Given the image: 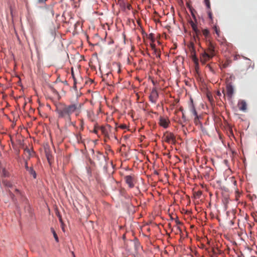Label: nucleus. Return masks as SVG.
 <instances>
[{
    "mask_svg": "<svg viewBox=\"0 0 257 257\" xmlns=\"http://www.w3.org/2000/svg\"><path fill=\"white\" fill-rule=\"evenodd\" d=\"M82 105V103L78 102L69 104L61 102L56 105L55 111L59 119H63L65 121H70L72 114L75 113L76 116L79 115Z\"/></svg>",
    "mask_w": 257,
    "mask_h": 257,
    "instance_id": "obj_1",
    "label": "nucleus"
},
{
    "mask_svg": "<svg viewBox=\"0 0 257 257\" xmlns=\"http://www.w3.org/2000/svg\"><path fill=\"white\" fill-rule=\"evenodd\" d=\"M208 49L206 51L203 53L201 56V61L203 63H205L207 61L212 58L214 56V46L211 41L207 42Z\"/></svg>",
    "mask_w": 257,
    "mask_h": 257,
    "instance_id": "obj_2",
    "label": "nucleus"
},
{
    "mask_svg": "<svg viewBox=\"0 0 257 257\" xmlns=\"http://www.w3.org/2000/svg\"><path fill=\"white\" fill-rule=\"evenodd\" d=\"M163 139L167 143H172L175 144L176 143V137L174 135L170 132H166L164 134Z\"/></svg>",
    "mask_w": 257,
    "mask_h": 257,
    "instance_id": "obj_3",
    "label": "nucleus"
},
{
    "mask_svg": "<svg viewBox=\"0 0 257 257\" xmlns=\"http://www.w3.org/2000/svg\"><path fill=\"white\" fill-rule=\"evenodd\" d=\"M125 183L130 188L134 187L137 180L135 175H127L124 177Z\"/></svg>",
    "mask_w": 257,
    "mask_h": 257,
    "instance_id": "obj_4",
    "label": "nucleus"
},
{
    "mask_svg": "<svg viewBox=\"0 0 257 257\" xmlns=\"http://www.w3.org/2000/svg\"><path fill=\"white\" fill-rule=\"evenodd\" d=\"M159 123L161 126L166 128L169 126L170 121L167 117L161 116L159 118Z\"/></svg>",
    "mask_w": 257,
    "mask_h": 257,
    "instance_id": "obj_5",
    "label": "nucleus"
},
{
    "mask_svg": "<svg viewBox=\"0 0 257 257\" xmlns=\"http://www.w3.org/2000/svg\"><path fill=\"white\" fill-rule=\"evenodd\" d=\"M159 95L157 90L155 88L153 89L149 96L150 100L153 103H156Z\"/></svg>",
    "mask_w": 257,
    "mask_h": 257,
    "instance_id": "obj_6",
    "label": "nucleus"
},
{
    "mask_svg": "<svg viewBox=\"0 0 257 257\" xmlns=\"http://www.w3.org/2000/svg\"><path fill=\"white\" fill-rule=\"evenodd\" d=\"M189 108L190 111V112L192 113L193 115H194L195 117V119L198 118L197 113L196 111L195 106L193 104V99H190V102L189 104Z\"/></svg>",
    "mask_w": 257,
    "mask_h": 257,
    "instance_id": "obj_7",
    "label": "nucleus"
},
{
    "mask_svg": "<svg viewBox=\"0 0 257 257\" xmlns=\"http://www.w3.org/2000/svg\"><path fill=\"white\" fill-rule=\"evenodd\" d=\"M234 92L233 88L232 85L228 84L226 86V95L229 98H231Z\"/></svg>",
    "mask_w": 257,
    "mask_h": 257,
    "instance_id": "obj_8",
    "label": "nucleus"
},
{
    "mask_svg": "<svg viewBox=\"0 0 257 257\" xmlns=\"http://www.w3.org/2000/svg\"><path fill=\"white\" fill-rule=\"evenodd\" d=\"M202 35L205 37V40L207 42L210 41L211 35L209 31L207 29H203L202 31Z\"/></svg>",
    "mask_w": 257,
    "mask_h": 257,
    "instance_id": "obj_9",
    "label": "nucleus"
},
{
    "mask_svg": "<svg viewBox=\"0 0 257 257\" xmlns=\"http://www.w3.org/2000/svg\"><path fill=\"white\" fill-rule=\"evenodd\" d=\"M239 110L242 111H245L246 110V103L243 101H240L238 103Z\"/></svg>",
    "mask_w": 257,
    "mask_h": 257,
    "instance_id": "obj_10",
    "label": "nucleus"
},
{
    "mask_svg": "<svg viewBox=\"0 0 257 257\" xmlns=\"http://www.w3.org/2000/svg\"><path fill=\"white\" fill-rule=\"evenodd\" d=\"M189 49H190V51H191V53L192 55H195V48H194L193 44L191 43L190 44V45L189 46ZM193 60L195 62H196L197 61V60H198L195 56H193Z\"/></svg>",
    "mask_w": 257,
    "mask_h": 257,
    "instance_id": "obj_11",
    "label": "nucleus"
},
{
    "mask_svg": "<svg viewBox=\"0 0 257 257\" xmlns=\"http://www.w3.org/2000/svg\"><path fill=\"white\" fill-rule=\"evenodd\" d=\"M100 130L101 131L102 134L104 135L105 137H108V133L107 128L104 126H101L100 127Z\"/></svg>",
    "mask_w": 257,
    "mask_h": 257,
    "instance_id": "obj_12",
    "label": "nucleus"
},
{
    "mask_svg": "<svg viewBox=\"0 0 257 257\" xmlns=\"http://www.w3.org/2000/svg\"><path fill=\"white\" fill-rule=\"evenodd\" d=\"M194 37L197 39L199 38L200 36L201 35V31L198 29L196 31H194L193 34Z\"/></svg>",
    "mask_w": 257,
    "mask_h": 257,
    "instance_id": "obj_13",
    "label": "nucleus"
},
{
    "mask_svg": "<svg viewBox=\"0 0 257 257\" xmlns=\"http://www.w3.org/2000/svg\"><path fill=\"white\" fill-rule=\"evenodd\" d=\"M29 172V173L33 176V178H36V176H37V175H36V172L34 170V169H33V168H30V169H29V170L28 171Z\"/></svg>",
    "mask_w": 257,
    "mask_h": 257,
    "instance_id": "obj_14",
    "label": "nucleus"
},
{
    "mask_svg": "<svg viewBox=\"0 0 257 257\" xmlns=\"http://www.w3.org/2000/svg\"><path fill=\"white\" fill-rule=\"evenodd\" d=\"M3 184L7 187L12 188L13 186L11 182L8 181L4 180L3 181Z\"/></svg>",
    "mask_w": 257,
    "mask_h": 257,
    "instance_id": "obj_15",
    "label": "nucleus"
},
{
    "mask_svg": "<svg viewBox=\"0 0 257 257\" xmlns=\"http://www.w3.org/2000/svg\"><path fill=\"white\" fill-rule=\"evenodd\" d=\"M187 121V119L186 117V116L185 115L184 112L182 113V120H181V123L183 124L184 123H186Z\"/></svg>",
    "mask_w": 257,
    "mask_h": 257,
    "instance_id": "obj_16",
    "label": "nucleus"
},
{
    "mask_svg": "<svg viewBox=\"0 0 257 257\" xmlns=\"http://www.w3.org/2000/svg\"><path fill=\"white\" fill-rule=\"evenodd\" d=\"M213 29L215 32V33L216 34L217 36L219 37V35H220L219 28L217 26H214L213 27Z\"/></svg>",
    "mask_w": 257,
    "mask_h": 257,
    "instance_id": "obj_17",
    "label": "nucleus"
},
{
    "mask_svg": "<svg viewBox=\"0 0 257 257\" xmlns=\"http://www.w3.org/2000/svg\"><path fill=\"white\" fill-rule=\"evenodd\" d=\"M80 130L81 131H83L84 130V121L83 119H80Z\"/></svg>",
    "mask_w": 257,
    "mask_h": 257,
    "instance_id": "obj_18",
    "label": "nucleus"
},
{
    "mask_svg": "<svg viewBox=\"0 0 257 257\" xmlns=\"http://www.w3.org/2000/svg\"><path fill=\"white\" fill-rule=\"evenodd\" d=\"M148 38L151 40L152 43H154L155 41V38L154 37V35L153 33H151L149 34Z\"/></svg>",
    "mask_w": 257,
    "mask_h": 257,
    "instance_id": "obj_19",
    "label": "nucleus"
},
{
    "mask_svg": "<svg viewBox=\"0 0 257 257\" xmlns=\"http://www.w3.org/2000/svg\"><path fill=\"white\" fill-rule=\"evenodd\" d=\"M204 3L206 6L207 9L210 10L211 9L210 3L209 0H204Z\"/></svg>",
    "mask_w": 257,
    "mask_h": 257,
    "instance_id": "obj_20",
    "label": "nucleus"
},
{
    "mask_svg": "<svg viewBox=\"0 0 257 257\" xmlns=\"http://www.w3.org/2000/svg\"><path fill=\"white\" fill-rule=\"evenodd\" d=\"M52 229V232H53V236L55 238V240L57 241V242H58L59 241V239H58V237L56 233V232L54 231V230L53 229Z\"/></svg>",
    "mask_w": 257,
    "mask_h": 257,
    "instance_id": "obj_21",
    "label": "nucleus"
},
{
    "mask_svg": "<svg viewBox=\"0 0 257 257\" xmlns=\"http://www.w3.org/2000/svg\"><path fill=\"white\" fill-rule=\"evenodd\" d=\"M46 157H47V159L48 160V161L49 162V163L50 164H51V159H52V155H50V154H48V153H46Z\"/></svg>",
    "mask_w": 257,
    "mask_h": 257,
    "instance_id": "obj_22",
    "label": "nucleus"
},
{
    "mask_svg": "<svg viewBox=\"0 0 257 257\" xmlns=\"http://www.w3.org/2000/svg\"><path fill=\"white\" fill-rule=\"evenodd\" d=\"M191 27L193 30V32L196 31L197 29H198L197 25L195 23H194L193 22H191Z\"/></svg>",
    "mask_w": 257,
    "mask_h": 257,
    "instance_id": "obj_23",
    "label": "nucleus"
},
{
    "mask_svg": "<svg viewBox=\"0 0 257 257\" xmlns=\"http://www.w3.org/2000/svg\"><path fill=\"white\" fill-rule=\"evenodd\" d=\"M151 45V47L152 48V49L154 51H157V49H156V46H155V44H154V43H152L150 44Z\"/></svg>",
    "mask_w": 257,
    "mask_h": 257,
    "instance_id": "obj_24",
    "label": "nucleus"
},
{
    "mask_svg": "<svg viewBox=\"0 0 257 257\" xmlns=\"http://www.w3.org/2000/svg\"><path fill=\"white\" fill-rule=\"evenodd\" d=\"M51 91L55 94H58V91L53 87H50Z\"/></svg>",
    "mask_w": 257,
    "mask_h": 257,
    "instance_id": "obj_25",
    "label": "nucleus"
},
{
    "mask_svg": "<svg viewBox=\"0 0 257 257\" xmlns=\"http://www.w3.org/2000/svg\"><path fill=\"white\" fill-rule=\"evenodd\" d=\"M208 17L210 19H212V13L210 11V9L208 10Z\"/></svg>",
    "mask_w": 257,
    "mask_h": 257,
    "instance_id": "obj_26",
    "label": "nucleus"
},
{
    "mask_svg": "<svg viewBox=\"0 0 257 257\" xmlns=\"http://www.w3.org/2000/svg\"><path fill=\"white\" fill-rule=\"evenodd\" d=\"M67 122H68L70 125H72L73 126H75V125H76V122L75 121H74V122L72 121L71 119H70V121H67Z\"/></svg>",
    "mask_w": 257,
    "mask_h": 257,
    "instance_id": "obj_27",
    "label": "nucleus"
},
{
    "mask_svg": "<svg viewBox=\"0 0 257 257\" xmlns=\"http://www.w3.org/2000/svg\"><path fill=\"white\" fill-rule=\"evenodd\" d=\"M15 192L17 194H19L20 195H21V192H20V191L17 189V188H15Z\"/></svg>",
    "mask_w": 257,
    "mask_h": 257,
    "instance_id": "obj_28",
    "label": "nucleus"
},
{
    "mask_svg": "<svg viewBox=\"0 0 257 257\" xmlns=\"http://www.w3.org/2000/svg\"><path fill=\"white\" fill-rule=\"evenodd\" d=\"M118 127H120L121 129H125L126 128V125L125 124H121L118 126Z\"/></svg>",
    "mask_w": 257,
    "mask_h": 257,
    "instance_id": "obj_29",
    "label": "nucleus"
},
{
    "mask_svg": "<svg viewBox=\"0 0 257 257\" xmlns=\"http://www.w3.org/2000/svg\"><path fill=\"white\" fill-rule=\"evenodd\" d=\"M77 140L78 142H79V140L81 139V137L80 134H78L76 136Z\"/></svg>",
    "mask_w": 257,
    "mask_h": 257,
    "instance_id": "obj_30",
    "label": "nucleus"
},
{
    "mask_svg": "<svg viewBox=\"0 0 257 257\" xmlns=\"http://www.w3.org/2000/svg\"><path fill=\"white\" fill-rule=\"evenodd\" d=\"M30 167H29L28 166V162H25V168L27 170V171H28L29 169H30Z\"/></svg>",
    "mask_w": 257,
    "mask_h": 257,
    "instance_id": "obj_31",
    "label": "nucleus"
},
{
    "mask_svg": "<svg viewBox=\"0 0 257 257\" xmlns=\"http://www.w3.org/2000/svg\"><path fill=\"white\" fill-rule=\"evenodd\" d=\"M93 133H94V134H95L96 135H98V131L96 129V127H95V128H94V130L93 131Z\"/></svg>",
    "mask_w": 257,
    "mask_h": 257,
    "instance_id": "obj_32",
    "label": "nucleus"
},
{
    "mask_svg": "<svg viewBox=\"0 0 257 257\" xmlns=\"http://www.w3.org/2000/svg\"><path fill=\"white\" fill-rule=\"evenodd\" d=\"M47 0H38V2L39 3H45Z\"/></svg>",
    "mask_w": 257,
    "mask_h": 257,
    "instance_id": "obj_33",
    "label": "nucleus"
},
{
    "mask_svg": "<svg viewBox=\"0 0 257 257\" xmlns=\"http://www.w3.org/2000/svg\"><path fill=\"white\" fill-rule=\"evenodd\" d=\"M72 75L73 79H74V85H75L76 84V80H75V77L74 76V73H73V71H72Z\"/></svg>",
    "mask_w": 257,
    "mask_h": 257,
    "instance_id": "obj_34",
    "label": "nucleus"
},
{
    "mask_svg": "<svg viewBox=\"0 0 257 257\" xmlns=\"http://www.w3.org/2000/svg\"><path fill=\"white\" fill-rule=\"evenodd\" d=\"M154 52L156 54V55L158 56H160V54H159V52H158V50L157 51H154Z\"/></svg>",
    "mask_w": 257,
    "mask_h": 257,
    "instance_id": "obj_35",
    "label": "nucleus"
},
{
    "mask_svg": "<svg viewBox=\"0 0 257 257\" xmlns=\"http://www.w3.org/2000/svg\"><path fill=\"white\" fill-rule=\"evenodd\" d=\"M25 152H26V153H28L29 154V155H30V150H29V149H28V150H25Z\"/></svg>",
    "mask_w": 257,
    "mask_h": 257,
    "instance_id": "obj_36",
    "label": "nucleus"
},
{
    "mask_svg": "<svg viewBox=\"0 0 257 257\" xmlns=\"http://www.w3.org/2000/svg\"><path fill=\"white\" fill-rule=\"evenodd\" d=\"M176 222L177 224H180L181 223V222L180 221H179L178 220H176Z\"/></svg>",
    "mask_w": 257,
    "mask_h": 257,
    "instance_id": "obj_37",
    "label": "nucleus"
},
{
    "mask_svg": "<svg viewBox=\"0 0 257 257\" xmlns=\"http://www.w3.org/2000/svg\"><path fill=\"white\" fill-rule=\"evenodd\" d=\"M59 220H60V221L61 223H62V218H61V217H59ZM62 226H63V223H62Z\"/></svg>",
    "mask_w": 257,
    "mask_h": 257,
    "instance_id": "obj_38",
    "label": "nucleus"
},
{
    "mask_svg": "<svg viewBox=\"0 0 257 257\" xmlns=\"http://www.w3.org/2000/svg\"><path fill=\"white\" fill-rule=\"evenodd\" d=\"M233 183H234V185H236V181L234 180L233 181Z\"/></svg>",
    "mask_w": 257,
    "mask_h": 257,
    "instance_id": "obj_39",
    "label": "nucleus"
},
{
    "mask_svg": "<svg viewBox=\"0 0 257 257\" xmlns=\"http://www.w3.org/2000/svg\"><path fill=\"white\" fill-rule=\"evenodd\" d=\"M180 111H182V113H183V112H183V108H180Z\"/></svg>",
    "mask_w": 257,
    "mask_h": 257,
    "instance_id": "obj_40",
    "label": "nucleus"
},
{
    "mask_svg": "<svg viewBox=\"0 0 257 257\" xmlns=\"http://www.w3.org/2000/svg\"><path fill=\"white\" fill-rule=\"evenodd\" d=\"M63 230L64 231V228L62 226V227Z\"/></svg>",
    "mask_w": 257,
    "mask_h": 257,
    "instance_id": "obj_41",
    "label": "nucleus"
}]
</instances>
